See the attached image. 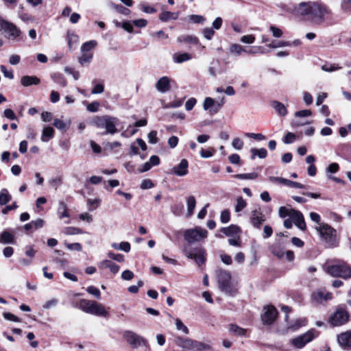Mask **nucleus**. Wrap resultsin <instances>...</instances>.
<instances>
[{
    "mask_svg": "<svg viewBox=\"0 0 351 351\" xmlns=\"http://www.w3.org/2000/svg\"><path fill=\"white\" fill-rule=\"evenodd\" d=\"M293 12L311 23L320 25L326 20V16L330 13V10L319 1H303L294 7Z\"/></svg>",
    "mask_w": 351,
    "mask_h": 351,
    "instance_id": "nucleus-1",
    "label": "nucleus"
},
{
    "mask_svg": "<svg viewBox=\"0 0 351 351\" xmlns=\"http://www.w3.org/2000/svg\"><path fill=\"white\" fill-rule=\"evenodd\" d=\"M175 343L184 351H212L210 345L189 337H177Z\"/></svg>",
    "mask_w": 351,
    "mask_h": 351,
    "instance_id": "nucleus-2",
    "label": "nucleus"
},
{
    "mask_svg": "<svg viewBox=\"0 0 351 351\" xmlns=\"http://www.w3.org/2000/svg\"><path fill=\"white\" fill-rule=\"evenodd\" d=\"M118 121L117 117L108 115L97 116L93 119V124L97 128L105 129L106 134H114L118 132L117 128Z\"/></svg>",
    "mask_w": 351,
    "mask_h": 351,
    "instance_id": "nucleus-3",
    "label": "nucleus"
},
{
    "mask_svg": "<svg viewBox=\"0 0 351 351\" xmlns=\"http://www.w3.org/2000/svg\"><path fill=\"white\" fill-rule=\"evenodd\" d=\"M79 308L86 313L104 317L108 316V313L106 311L105 307L94 300L82 299L79 302Z\"/></svg>",
    "mask_w": 351,
    "mask_h": 351,
    "instance_id": "nucleus-4",
    "label": "nucleus"
},
{
    "mask_svg": "<svg viewBox=\"0 0 351 351\" xmlns=\"http://www.w3.org/2000/svg\"><path fill=\"white\" fill-rule=\"evenodd\" d=\"M324 270L333 277H340L344 279L351 278V266L344 262L327 264L324 266Z\"/></svg>",
    "mask_w": 351,
    "mask_h": 351,
    "instance_id": "nucleus-5",
    "label": "nucleus"
},
{
    "mask_svg": "<svg viewBox=\"0 0 351 351\" xmlns=\"http://www.w3.org/2000/svg\"><path fill=\"white\" fill-rule=\"evenodd\" d=\"M219 289L225 293L234 295L236 293L231 282V274L228 271L221 269L216 271Z\"/></svg>",
    "mask_w": 351,
    "mask_h": 351,
    "instance_id": "nucleus-6",
    "label": "nucleus"
},
{
    "mask_svg": "<svg viewBox=\"0 0 351 351\" xmlns=\"http://www.w3.org/2000/svg\"><path fill=\"white\" fill-rule=\"evenodd\" d=\"M322 241H324L328 247H334L337 245L336 230L330 226L326 223H322L316 226Z\"/></svg>",
    "mask_w": 351,
    "mask_h": 351,
    "instance_id": "nucleus-7",
    "label": "nucleus"
},
{
    "mask_svg": "<svg viewBox=\"0 0 351 351\" xmlns=\"http://www.w3.org/2000/svg\"><path fill=\"white\" fill-rule=\"evenodd\" d=\"M183 252L188 258L193 259L198 265H203L206 261V251L202 247L191 248L185 246Z\"/></svg>",
    "mask_w": 351,
    "mask_h": 351,
    "instance_id": "nucleus-8",
    "label": "nucleus"
},
{
    "mask_svg": "<svg viewBox=\"0 0 351 351\" xmlns=\"http://www.w3.org/2000/svg\"><path fill=\"white\" fill-rule=\"evenodd\" d=\"M208 232L199 227L188 229L184 233V237L188 243L199 242L207 237Z\"/></svg>",
    "mask_w": 351,
    "mask_h": 351,
    "instance_id": "nucleus-9",
    "label": "nucleus"
},
{
    "mask_svg": "<svg viewBox=\"0 0 351 351\" xmlns=\"http://www.w3.org/2000/svg\"><path fill=\"white\" fill-rule=\"evenodd\" d=\"M318 335L319 332L317 330L311 329L305 333L293 338L291 340V343L295 348L301 349Z\"/></svg>",
    "mask_w": 351,
    "mask_h": 351,
    "instance_id": "nucleus-10",
    "label": "nucleus"
},
{
    "mask_svg": "<svg viewBox=\"0 0 351 351\" xmlns=\"http://www.w3.org/2000/svg\"><path fill=\"white\" fill-rule=\"evenodd\" d=\"M0 29L6 34V37L12 40L19 41L21 40V30L13 23L0 21Z\"/></svg>",
    "mask_w": 351,
    "mask_h": 351,
    "instance_id": "nucleus-11",
    "label": "nucleus"
},
{
    "mask_svg": "<svg viewBox=\"0 0 351 351\" xmlns=\"http://www.w3.org/2000/svg\"><path fill=\"white\" fill-rule=\"evenodd\" d=\"M348 317L349 315L347 311L344 308L339 306L330 315L329 321L332 326H341L348 322Z\"/></svg>",
    "mask_w": 351,
    "mask_h": 351,
    "instance_id": "nucleus-12",
    "label": "nucleus"
},
{
    "mask_svg": "<svg viewBox=\"0 0 351 351\" xmlns=\"http://www.w3.org/2000/svg\"><path fill=\"white\" fill-rule=\"evenodd\" d=\"M123 337L134 348H136L141 346H146L147 343V341L145 338L131 330L125 331L123 333Z\"/></svg>",
    "mask_w": 351,
    "mask_h": 351,
    "instance_id": "nucleus-13",
    "label": "nucleus"
},
{
    "mask_svg": "<svg viewBox=\"0 0 351 351\" xmlns=\"http://www.w3.org/2000/svg\"><path fill=\"white\" fill-rule=\"evenodd\" d=\"M277 311L274 306H267L264 307L263 313L261 316L262 321L264 324H271L276 316H277Z\"/></svg>",
    "mask_w": 351,
    "mask_h": 351,
    "instance_id": "nucleus-14",
    "label": "nucleus"
},
{
    "mask_svg": "<svg viewBox=\"0 0 351 351\" xmlns=\"http://www.w3.org/2000/svg\"><path fill=\"white\" fill-rule=\"evenodd\" d=\"M265 220L264 215L260 209H255L251 212L250 221L254 228H260Z\"/></svg>",
    "mask_w": 351,
    "mask_h": 351,
    "instance_id": "nucleus-15",
    "label": "nucleus"
},
{
    "mask_svg": "<svg viewBox=\"0 0 351 351\" xmlns=\"http://www.w3.org/2000/svg\"><path fill=\"white\" fill-rule=\"evenodd\" d=\"M189 162L186 159H182L180 163L173 167L171 170V173L175 174L178 176H186L189 171Z\"/></svg>",
    "mask_w": 351,
    "mask_h": 351,
    "instance_id": "nucleus-16",
    "label": "nucleus"
},
{
    "mask_svg": "<svg viewBox=\"0 0 351 351\" xmlns=\"http://www.w3.org/2000/svg\"><path fill=\"white\" fill-rule=\"evenodd\" d=\"M294 224L301 230H305L306 228V223L304 221L302 213L298 210H295L292 213L291 218Z\"/></svg>",
    "mask_w": 351,
    "mask_h": 351,
    "instance_id": "nucleus-17",
    "label": "nucleus"
},
{
    "mask_svg": "<svg viewBox=\"0 0 351 351\" xmlns=\"http://www.w3.org/2000/svg\"><path fill=\"white\" fill-rule=\"evenodd\" d=\"M170 79L167 76L160 77L156 84V90L162 93L168 92L171 89Z\"/></svg>",
    "mask_w": 351,
    "mask_h": 351,
    "instance_id": "nucleus-18",
    "label": "nucleus"
},
{
    "mask_svg": "<svg viewBox=\"0 0 351 351\" xmlns=\"http://www.w3.org/2000/svg\"><path fill=\"white\" fill-rule=\"evenodd\" d=\"M332 298V294L325 290L319 289L312 293V298L318 303L327 301Z\"/></svg>",
    "mask_w": 351,
    "mask_h": 351,
    "instance_id": "nucleus-19",
    "label": "nucleus"
},
{
    "mask_svg": "<svg viewBox=\"0 0 351 351\" xmlns=\"http://www.w3.org/2000/svg\"><path fill=\"white\" fill-rule=\"evenodd\" d=\"M269 180L272 182H278L291 188L305 189L306 186L299 182L291 181L280 177H270Z\"/></svg>",
    "mask_w": 351,
    "mask_h": 351,
    "instance_id": "nucleus-20",
    "label": "nucleus"
},
{
    "mask_svg": "<svg viewBox=\"0 0 351 351\" xmlns=\"http://www.w3.org/2000/svg\"><path fill=\"white\" fill-rule=\"evenodd\" d=\"M337 341L343 348H351V331H347L339 335L337 337Z\"/></svg>",
    "mask_w": 351,
    "mask_h": 351,
    "instance_id": "nucleus-21",
    "label": "nucleus"
},
{
    "mask_svg": "<svg viewBox=\"0 0 351 351\" xmlns=\"http://www.w3.org/2000/svg\"><path fill=\"white\" fill-rule=\"evenodd\" d=\"M220 231L228 237H234L241 233V230L237 225H230L228 227L221 228Z\"/></svg>",
    "mask_w": 351,
    "mask_h": 351,
    "instance_id": "nucleus-22",
    "label": "nucleus"
},
{
    "mask_svg": "<svg viewBox=\"0 0 351 351\" xmlns=\"http://www.w3.org/2000/svg\"><path fill=\"white\" fill-rule=\"evenodd\" d=\"M44 225V221L41 219L33 220L29 223H26L24 226V229L28 232L30 230H36L40 228H42Z\"/></svg>",
    "mask_w": 351,
    "mask_h": 351,
    "instance_id": "nucleus-23",
    "label": "nucleus"
},
{
    "mask_svg": "<svg viewBox=\"0 0 351 351\" xmlns=\"http://www.w3.org/2000/svg\"><path fill=\"white\" fill-rule=\"evenodd\" d=\"M99 267L102 269L108 268L113 274H117L119 271V266L109 260H104L101 262Z\"/></svg>",
    "mask_w": 351,
    "mask_h": 351,
    "instance_id": "nucleus-24",
    "label": "nucleus"
},
{
    "mask_svg": "<svg viewBox=\"0 0 351 351\" xmlns=\"http://www.w3.org/2000/svg\"><path fill=\"white\" fill-rule=\"evenodd\" d=\"M21 82L23 86L37 85L40 83V79L36 76L25 75L21 77Z\"/></svg>",
    "mask_w": 351,
    "mask_h": 351,
    "instance_id": "nucleus-25",
    "label": "nucleus"
},
{
    "mask_svg": "<svg viewBox=\"0 0 351 351\" xmlns=\"http://www.w3.org/2000/svg\"><path fill=\"white\" fill-rule=\"evenodd\" d=\"M14 239H15L14 235L12 233L10 232L7 230L3 231L0 234V243H1L14 244L15 243Z\"/></svg>",
    "mask_w": 351,
    "mask_h": 351,
    "instance_id": "nucleus-26",
    "label": "nucleus"
},
{
    "mask_svg": "<svg viewBox=\"0 0 351 351\" xmlns=\"http://www.w3.org/2000/svg\"><path fill=\"white\" fill-rule=\"evenodd\" d=\"M229 51L231 54L234 56H240L242 53L247 52V49L241 45L232 44L229 47Z\"/></svg>",
    "mask_w": 351,
    "mask_h": 351,
    "instance_id": "nucleus-27",
    "label": "nucleus"
},
{
    "mask_svg": "<svg viewBox=\"0 0 351 351\" xmlns=\"http://www.w3.org/2000/svg\"><path fill=\"white\" fill-rule=\"evenodd\" d=\"M191 59V56L187 53H176L173 55V62L178 64L182 63Z\"/></svg>",
    "mask_w": 351,
    "mask_h": 351,
    "instance_id": "nucleus-28",
    "label": "nucleus"
},
{
    "mask_svg": "<svg viewBox=\"0 0 351 351\" xmlns=\"http://www.w3.org/2000/svg\"><path fill=\"white\" fill-rule=\"evenodd\" d=\"M271 106L275 109V110L280 116H285L287 114V110L285 106L279 101H273L271 103Z\"/></svg>",
    "mask_w": 351,
    "mask_h": 351,
    "instance_id": "nucleus-29",
    "label": "nucleus"
},
{
    "mask_svg": "<svg viewBox=\"0 0 351 351\" xmlns=\"http://www.w3.org/2000/svg\"><path fill=\"white\" fill-rule=\"evenodd\" d=\"M54 136V130L51 127H46L44 128L42 136L41 141L43 142H47L49 139L52 138Z\"/></svg>",
    "mask_w": 351,
    "mask_h": 351,
    "instance_id": "nucleus-30",
    "label": "nucleus"
},
{
    "mask_svg": "<svg viewBox=\"0 0 351 351\" xmlns=\"http://www.w3.org/2000/svg\"><path fill=\"white\" fill-rule=\"evenodd\" d=\"M178 17V14L176 12H171L169 11L162 12L159 15V19L162 21L166 22L171 19L176 20Z\"/></svg>",
    "mask_w": 351,
    "mask_h": 351,
    "instance_id": "nucleus-31",
    "label": "nucleus"
},
{
    "mask_svg": "<svg viewBox=\"0 0 351 351\" xmlns=\"http://www.w3.org/2000/svg\"><path fill=\"white\" fill-rule=\"evenodd\" d=\"M187 213L189 216H191L194 213L196 205V200L194 196L190 195L186 199Z\"/></svg>",
    "mask_w": 351,
    "mask_h": 351,
    "instance_id": "nucleus-32",
    "label": "nucleus"
},
{
    "mask_svg": "<svg viewBox=\"0 0 351 351\" xmlns=\"http://www.w3.org/2000/svg\"><path fill=\"white\" fill-rule=\"evenodd\" d=\"M270 251L274 256L279 258H282L285 255L283 249L280 247V245L277 243L270 247Z\"/></svg>",
    "mask_w": 351,
    "mask_h": 351,
    "instance_id": "nucleus-33",
    "label": "nucleus"
},
{
    "mask_svg": "<svg viewBox=\"0 0 351 351\" xmlns=\"http://www.w3.org/2000/svg\"><path fill=\"white\" fill-rule=\"evenodd\" d=\"M93 59V53L91 52H82V56L79 57L78 61L82 66L89 64Z\"/></svg>",
    "mask_w": 351,
    "mask_h": 351,
    "instance_id": "nucleus-34",
    "label": "nucleus"
},
{
    "mask_svg": "<svg viewBox=\"0 0 351 351\" xmlns=\"http://www.w3.org/2000/svg\"><path fill=\"white\" fill-rule=\"evenodd\" d=\"M178 41L180 43H191V44H197L198 38L194 36L182 35L178 38Z\"/></svg>",
    "mask_w": 351,
    "mask_h": 351,
    "instance_id": "nucleus-35",
    "label": "nucleus"
},
{
    "mask_svg": "<svg viewBox=\"0 0 351 351\" xmlns=\"http://www.w3.org/2000/svg\"><path fill=\"white\" fill-rule=\"evenodd\" d=\"M78 36L73 32L68 31L66 34V40L69 49H72L73 45L78 42Z\"/></svg>",
    "mask_w": 351,
    "mask_h": 351,
    "instance_id": "nucleus-36",
    "label": "nucleus"
},
{
    "mask_svg": "<svg viewBox=\"0 0 351 351\" xmlns=\"http://www.w3.org/2000/svg\"><path fill=\"white\" fill-rule=\"evenodd\" d=\"M252 156L251 158L254 160L256 156L260 158H265L267 155V152L265 148L256 149L252 148L251 149Z\"/></svg>",
    "mask_w": 351,
    "mask_h": 351,
    "instance_id": "nucleus-37",
    "label": "nucleus"
},
{
    "mask_svg": "<svg viewBox=\"0 0 351 351\" xmlns=\"http://www.w3.org/2000/svg\"><path fill=\"white\" fill-rule=\"evenodd\" d=\"M51 79L55 83H57L62 86V87H65L66 86V80L61 73H53L51 75Z\"/></svg>",
    "mask_w": 351,
    "mask_h": 351,
    "instance_id": "nucleus-38",
    "label": "nucleus"
},
{
    "mask_svg": "<svg viewBox=\"0 0 351 351\" xmlns=\"http://www.w3.org/2000/svg\"><path fill=\"white\" fill-rule=\"evenodd\" d=\"M58 213L60 219H62L64 217H69V215L67 211L66 204L64 202H59Z\"/></svg>",
    "mask_w": 351,
    "mask_h": 351,
    "instance_id": "nucleus-39",
    "label": "nucleus"
},
{
    "mask_svg": "<svg viewBox=\"0 0 351 351\" xmlns=\"http://www.w3.org/2000/svg\"><path fill=\"white\" fill-rule=\"evenodd\" d=\"M11 195L9 194L8 191L3 189L0 192V205H5L11 200Z\"/></svg>",
    "mask_w": 351,
    "mask_h": 351,
    "instance_id": "nucleus-40",
    "label": "nucleus"
},
{
    "mask_svg": "<svg viewBox=\"0 0 351 351\" xmlns=\"http://www.w3.org/2000/svg\"><path fill=\"white\" fill-rule=\"evenodd\" d=\"M71 124V121H67L66 122L63 121L61 119H55L53 121V125L56 127L58 130H65L66 128L69 127Z\"/></svg>",
    "mask_w": 351,
    "mask_h": 351,
    "instance_id": "nucleus-41",
    "label": "nucleus"
},
{
    "mask_svg": "<svg viewBox=\"0 0 351 351\" xmlns=\"http://www.w3.org/2000/svg\"><path fill=\"white\" fill-rule=\"evenodd\" d=\"M230 331L237 336H244L246 330L236 324H231L229 328Z\"/></svg>",
    "mask_w": 351,
    "mask_h": 351,
    "instance_id": "nucleus-42",
    "label": "nucleus"
},
{
    "mask_svg": "<svg viewBox=\"0 0 351 351\" xmlns=\"http://www.w3.org/2000/svg\"><path fill=\"white\" fill-rule=\"evenodd\" d=\"M293 211H295V210L287 208L285 206H280L278 210V215L281 218H285L286 217L291 218Z\"/></svg>",
    "mask_w": 351,
    "mask_h": 351,
    "instance_id": "nucleus-43",
    "label": "nucleus"
},
{
    "mask_svg": "<svg viewBox=\"0 0 351 351\" xmlns=\"http://www.w3.org/2000/svg\"><path fill=\"white\" fill-rule=\"evenodd\" d=\"M215 101L214 99L211 97H206L203 104V108L204 110H209L210 113L211 109L215 107Z\"/></svg>",
    "mask_w": 351,
    "mask_h": 351,
    "instance_id": "nucleus-44",
    "label": "nucleus"
},
{
    "mask_svg": "<svg viewBox=\"0 0 351 351\" xmlns=\"http://www.w3.org/2000/svg\"><path fill=\"white\" fill-rule=\"evenodd\" d=\"M97 43L96 40H90L84 43L81 47V52H90L96 45Z\"/></svg>",
    "mask_w": 351,
    "mask_h": 351,
    "instance_id": "nucleus-45",
    "label": "nucleus"
},
{
    "mask_svg": "<svg viewBox=\"0 0 351 351\" xmlns=\"http://www.w3.org/2000/svg\"><path fill=\"white\" fill-rule=\"evenodd\" d=\"M176 327L178 330L182 331L185 335L189 333V328L183 324V322L179 318H176L175 320Z\"/></svg>",
    "mask_w": 351,
    "mask_h": 351,
    "instance_id": "nucleus-46",
    "label": "nucleus"
},
{
    "mask_svg": "<svg viewBox=\"0 0 351 351\" xmlns=\"http://www.w3.org/2000/svg\"><path fill=\"white\" fill-rule=\"evenodd\" d=\"M234 178L241 180H254L258 177L256 173H240L234 176Z\"/></svg>",
    "mask_w": 351,
    "mask_h": 351,
    "instance_id": "nucleus-47",
    "label": "nucleus"
},
{
    "mask_svg": "<svg viewBox=\"0 0 351 351\" xmlns=\"http://www.w3.org/2000/svg\"><path fill=\"white\" fill-rule=\"evenodd\" d=\"M267 46L269 48L276 49L278 47L290 46V43L288 41L278 40L273 41L271 43H269Z\"/></svg>",
    "mask_w": 351,
    "mask_h": 351,
    "instance_id": "nucleus-48",
    "label": "nucleus"
},
{
    "mask_svg": "<svg viewBox=\"0 0 351 351\" xmlns=\"http://www.w3.org/2000/svg\"><path fill=\"white\" fill-rule=\"evenodd\" d=\"M247 203L245 200L242 197H239L237 199V204L235 205V212L239 213L246 207Z\"/></svg>",
    "mask_w": 351,
    "mask_h": 351,
    "instance_id": "nucleus-49",
    "label": "nucleus"
},
{
    "mask_svg": "<svg viewBox=\"0 0 351 351\" xmlns=\"http://www.w3.org/2000/svg\"><path fill=\"white\" fill-rule=\"evenodd\" d=\"M86 291L95 296L97 299H100L101 298V293L99 289L94 286H89L86 289Z\"/></svg>",
    "mask_w": 351,
    "mask_h": 351,
    "instance_id": "nucleus-50",
    "label": "nucleus"
},
{
    "mask_svg": "<svg viewBox=\"0 0 351 351\" xmlns=\"http://www.w3.org/2000/svg\"><path fill=\"white\" fill-rule=\"evenodd\" d=\"M306 319L305 318L304 319H298L295 321L294 324L289 326L290 328H292L293 330H297L300 328L302 326H304L306 324Z\"/></svg>",
    "mask_w": 351,
    "mask_h": 351,
    "instance_id": "nucleus-51",
    "label": "nucleus"
},
{
    "mask_svg": "<svg viewBox=\"0 0 351 351\" xmlns=\"http://www.w3.org/2000/svg\"><path fill=\"white\" fill-rule=\"evenodd\" d=\"M64 233L67 235L82 234L83 231L82 229L75 227H68L65 228Z\"/></svg>",
    "mask_w": 351,
    "mask_h": 351,
    "instance_id": "nucleus-52",
    "label": "nucleus"
},
{
    "mask_svg": "<svg viewBox=\"0 0 351 351\" xmlns=\"http://www.w3.org/2000/svg\"><path fill=\"white\" fill-rule=\"evenodd\" d=\"M269 30L274 38H280L283 34L282 30L274 25H270Z\"/></svg>",
    "mask_w": 351,
    "mask_h": 351,
    "instance_id": "nucleus-53",
    "label": "nucleus"
},
{
    "mask_svg": "<svg viewBox=\"0 0 351 351\" xmlns=\"http://www.w3.org/2000/svg\"><path fill=\"white\" fill-rule=\"evenodd\" d=\"M202 34L205 38L207 40H211L213 36L215 35V31L213 28L206 27L203 29Z\"/></svg>",
    "mask_w": 351,
    "mask_h": 351,
    "instance_id": "nucleus-54",
    "label": "nucleus"
},
{
    "mask_svg": "<svg viewBox=\"0 0 351 351\" xmlns=\"http://www.w3.org/2000/svg\"><path fill=\"white\" fill-rule=\"evenodd\" d=\"M230 214L229 210H223L220 215V220L221 223H226L230 221Z\"/></svg>",
    "mask_w": 351,
    "mask_h": 351,
    "instance_id": "nucleus-55",
    "label": "nucleus"
},
{
    "mask_svg": "<svg viewBox=\"0 0 351 351\" xmlns=\"http://www.w3.org/2000/svg\"><path fill=\"white\" fill-rule=\"evenodd\" d=\"M148 142L151 144H156L158 143L157 132L156 130L151 131L148 135Z\"/></svg>",
    "mask_w": 351,
    "mask_h": 351,
    "instance_id": "nucleus-56",
    "label": "nucleus"
},
{
    "mask_svg": "<svg viewBox=\"0 0 351 351\" xmlns=\"http://www.w3.org/2000/svg\"><path fill=\"white\" fill-rule=\"evenodd\" d=\"M108 256L110 258L117 261V262L122 263L124 261V256L123 254L109 252Z\"/></svg>",
    "mask_w": 351,
    "mask_h": 351,
    "instance_id": "nucleus-57",
    "label": "nucleus"
},
{
    "mask_svg": "<svg viewBox=\"0 0 351 351\" xmlns=\"http://www.w3.org/2000/svg\"><path fill=\"white\" fill-rule=\"evenodd\" d=\"M232 145L235 149L240 150L243 147V141L239 138H235L232 142Z\"/></svg>",
    "mask_w": 351,
    "mask_h": 351,
    "instance_id": "nucleus-58",
    "label": "nucleus"
},
{
    "mask_svg": "<svg viewBox=\"0 0 351 351\" xmlns=\"http://www.w3.org/2000/svg\"><path fill=\"white\" fill-rule=\"evenodd\" d=\"M99 107V103L98 101H93L86 106V109L89 112H95L98 111Z\"/></svg>",
    "mask_w": 351,
    "mask_h": 351,
    "instance_id": "nucleus-59",
    "label": "nucleus"
},
{
    "mask_svg": "<svg viewBox=\"0 0 351 351\" xmlns=\"http://www.w3.org/2000/svg\"><path fill=\"white\" fill-rule=\"evenodd\" d=\"M58 303V300L56 298L51 299L47 301L43 306V307L45 309H49L55 306H56Z\"/></svg>",
    "mask_w": 351,
    "mask_h": 351,
    "instance_id": "nucleus-60",
    "label": "nucleus"
},
{
    "mask_svg": "<svg viewBox=\"0 0 351 351\" xmlns=\"http://www.w3.org/2000/svg\"><path fill=\"white\" fill-rule=\"evenodd\" d=\"M240 40L243 43L252 44L254 43L255 37L253 35L243 36Z\"/></svg>",
    "mask_w": 351,
    "mask_h": 351,
    "instance_id": "nucleus-61",
    "label": "nucleus"
},
{
    "mask_svg": "<svg viewBox=\"0 0 351 351\" xmlns=\"http://www.w3.org/2000/svg\"><path fill=\"white\" fill-rule=\"evenodd\" d=\"M189 17L194 23H203L205 21L204 17L200 15L192 14Z\"/></svg>",
    "mask_w": 351,
    "mask_h": 351,
    "instance_id": "nucleus-62",
    "label": "nucleus"
},
{
    "mask_svg": "<svg viewBox=\"0 0 351 351\" xmlns=\"http://www.w3.org/2000/svg\"><path fill=\"white\" fill-rule=\"evenodd\" d=\"M134 273L128 269L123 271L121 274V278L125 280H130L134 278Z\"/></svg>",
    "mask_w": 351,
    "mask_h": 351,
    "instance_id": "nucleus-63",
    "label": "nucleus"
},
{
    "mask_svg": "<svg viewBox=\"0 0 351 351\" xmlns=\"http://www.w3.org/2000/svg\"><path fill=\"white\" fill-rule=\"evenodd\" d=\"M197 100L195 98H190L189 100L186 101L185 103V108L186 110L189 111L191 110L194 106L196 104Z\"/></svg>",
    "mask_w": 351,
    "mask_h": 351,
    "instance_id": "nucleus-64",
    "label": "nucleus"
}]
</instances>
